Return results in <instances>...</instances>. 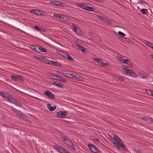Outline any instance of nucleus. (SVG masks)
<instances>
[{
    "instance_id": "nucleus-1",
    "label": "nucleus",
    "mask_w": 153,
    "mask_h": 153,
    "mask_svg": "<svg viewBox=\"0 0 153 153\" xmlns=\"http://www.w3.org/2000/svg\"><path fill=\"white\" fill-rule=\"evenodd\" d=\"M114 138L111 137H110V138L117 148L119 149H120V146L119 145V144L125 151H126L127 149L126 146L123 144L121 139L115 134H114Z\"/></svg>"
},
{
    "instance_id": "nucleus-2",
    "label": "nucleus",
    "mask_w": 153,
    "mask_h": 153,
    "mask_svg": "<svg viewBox=\"0 0 153 153\" xmlns=\"http://www.w3.org/2000/svg\"><path fill=\"white\" fill-rule=\"evenodd\" d=\"M61 139L64 143L70 148L72 149L73 150H76V147L74 146L73 143L71 142L70 138L68 137L64 136L62 137Z\"/></svg>"
},
{
    "instance_id": "nucleus-3",
    "label": "nucleus",
    "mask_w": 153,
    "mask_h": 153,
    "mask_svg": "<svg viewBox=\"0 0 153 153\" xmlns=\"http://www.w3.org/2000/svg\"><path fill=\"white\" fill-rule=\"evenodd\" d=\"M122 68L127 75L134 78L137 77L136 74L133 71L129 70L126 66L123 65L122 66Z\"/></svg>"
},
{
    "instance_id": "nucleus-4",
    "label": "nucleus",
    "mask_w": 153,
    "mask_h": 153,
    "mask_svg": "<svg viewBox=\"0 0 153 153\" xmlns=\"http://www.w3.org/2000/svg\"><path fill=\"white\" fill-rule=\"evenodd\" d=\"M54 148L55 149L58 150L60 153H71L62 147L58 145L54 146Z\"/></svg>"
},
{
    "instance_id": "nucleus-5",
    "label": "nucleus",
    "mask_w": 153,
    "mask_h": 153,
    "mask_svg": "<svg viewBox=\"0 0 153 153\" xmlns=\"http://www.w3.org/2000/svg\"><path fill=\"white\" fill-rule=\"evenodd\" d=\"M117 59L122 63L128 65L129 67H132L131 63L129 61L128 59H124L120 56H117Z\"/></svg>"
},
{
    "instance_id": "nucleus-6",
    "label": "nucleus",
    "mask_w": 153,
    "mask_h": 153,
    "mask_svg": "<svg viewBox=\"0 0 153 153\" xmlns=\"http://www.w3.org/2000/svg\"><path fill=\"white\" fill-rule=\"evenodd\" d=\"M88 146L89 149L94 153H100V151L94 145L90 144H88Z\"/></svg>"
},
{
    "instance_id": "nucleus-7",
    "label": "nucleus",
    "mask_w": 153,
    "mask_h": 153,
    "mask_svg": "<svg viewBox=\"0 0 153 153\" xmlns=\"http://www.w3.org/2000/svg\"><path fill=\"white\" fill-rule=\"evenodd\" d=\"M68 77L69 78H73L75 80H77L79 81H83L84 79L79 76H77L74 75L72 74L69 73Z\"/></svg>"
},
{
    "instance_id": "nucleus-8",
    "label": "nucleus",
    "mask_w": 153,
    "mask_h": 153,
    "mask_svg": "<svg viewBox=\"0 0 153 153\" xmlns=\"http://www.w3.org/2000/svg\"><path fill=\"white\" fill-rule=\"evenodd\" d=\"M93 59L96 61L99 65L102 67H105V66H108V64L107 63H103L102 60L100 59H98L97 58H93Z\"/></svg>"
},
{
    "instance_id": "nucleus-9",
    "label": "nucleus",
    "mask_w": 153,
    "mask_h": 153,
    "mask_svg": "<svg viewBox=\"0 0 153 153\" xmlns=\"http://www.w3.org/2000/svg\"><path fill=\"white\" fill-rule=\"evenodd\" d=\"M100 19L104 23L108 25H111L113 24V22L108 19L101 17H100Z\"/></svg>"
},
{
    "instance_id": "nucleus-10",
    "label": "nucleus",
    "mask_w": 153,
    "mask_h": 153,
    "mask_svg": "<svg viewBox=\"0 0 153 153\" xmlns=\"http://www.w3.org/2000/svg\"><path fill=\"white\" fill-rule=\"evenodd\" d=\"M11 78L13 80L16 81H22L23 79L22 76L18 75H12L11 76Z\"/></svg>"
},
{
    "instance_id": "nucleus-11",
    "label": "nucleus",
    "mask_w": 153,
    "mask_h": 153,
    "mask_svg": "<svg viewBox=\"0 0 153 153\" xmlns=\"http://www.w3.org/2000/svg\"><path fill=\"white\" fill-rule=\"evenodd\" d=\"M50 3L52 4L57 6H64V4L58 1L53 0L50 1Z\"/></svg>"
},
{
    "instance_id": "nucleus-12",
    "label": "nucleus",
    "mask_w": 153,
    "mask_h": 153,
    "mask_svg": "<svg viewBox=\"0 0 153 153\" xmlns=\"http://www.w3.org/2000/svg\"><path fill=\"white\" fill-rule=\"evenodd\" d=\"M67 114L66 112H62V111L58 112L57 113L58 117L60 118L65 117L66 116Z\"/></svg>"
},
{
    "instance_id": "nucleus-13",
    "label": "nucleus",
    "mask_w": 153,
    "mask_h": 153,
    "mask_svg": "<svg viewBox=\"0 0 153 153\" xmlns=\"http://www.w3.org/2000/svg\"><path fill=\"white\" fill-rule=\"evenodd\" d=\"M57 72L67 77H68L69 73L68 72L63 70L57 71Z\"/></svg>"
},
{
    "instance_id": "nucleus-14",
    "label": "nucleus",
    "mask_w": 153,
    "mask_h": 153,
    "mask_svg": "<svg viewBox=\"0 0 153 153\" xmlns=\"http://www.w3.org/2000/svg\"><path fill=\"white\" fill-rule=\"evenodd\" d=\"M30 48L34 51L36 52H39L40 51L39 49V46H36L33 45H31L30 46Z\"/></svg>"
},
{
    "instance_id": "nucleus-15",
    "label": "nucleus",
    "mask_w": 153,
    "mask_h": 153,
    "mask_svg": "<svg viewBox=\"0 0 153 153\" xmlns=\"http://www.w3.org/2000/svg\"><path fill=\"white\" fill-rule=\"evenodd\" d=\"M142 42L146 45L149 47L152 48V50L153 49V44L145 40H143L142 41Z\"/></svg>"
},
{
    "instance_id": "nucleus-16",
    "label": "nucleus",
    "mask_w": 153,
    "mask_h": 153,
    "mask_svg": "<svg viewBox=\"0 0 153 153\" xmlns=\"http://www.w3.org/2000/svg\"><path fill=\"white\" fill-rule=\"evenodd\" d=\"M137 76V77L138 76ZM138 76L140 78H143L146 77V74L145 72L141 71L138 73Z\"/></svg>"
},
{
    "instance_id": "nucleus-17",
    "label": "nucleus",
    "mask_w": 153,
    "mask_h": 153,
    "mask_svg": "<svg viewBox=\"0 0 153 153\" xmlns=\"http://www.w3.org/2000/svg\"><path fill=\"white\" fill-rule=\"evenodd\" d=\"M14 112L18 115L21 118H23L25 117L24 114L21 112L20 111L17 110H15L14 111Z\"/></svg>"
},
{
    "instance_id": "nucleus-18",
    "label": "nucleus",
    "mask_w": 153,
    "mask_h": 153,
    "mask_svg": "<svg viewBox=\"0 0 153 153\" xmlns=\"http://www.w3.org/2000/svg\"><path fill=\"white\" fill-rule=\"evenodd\" d=\"M44 94H45L48 97L50 98L53 99L54 98V96L53 94L51 92L47 91L44 92Z\"/></svg>"
},
{
    "instance_id": "nucleus-19",
    "label": "nucleus",
    "mask_w": 153,
    "mask_h": 153,
    "mask_svg": "<svg viewBox=\"0 0 153 153\" xmlns=\"http://www.w3.org/2000/svg\"><path fill=\"white\" fill-rule=\"evenodd\" d=\"M73 29L76 33L78 35H80L81 32L79 29H78L77 27L76 26H74L73 27Z\"/></svg>"
},
{
    "instance_id": "nucleus-20",
    "label": "nucleus",
    "mask_w": 153,
    "mask_h": 153,
    "mask_svg": "<svg viewBox=\"0 0 153 153\" xmlns=\"http://www.w3.org/2000/svg\"><path fill=\"white\" fill-rule=\"evenodd\" d=\"M114 78L115 80L120 82H123L124 80V79L121 76H114Z\"/></svg>"
},
{
    "instance_id": "nucleus-21",
    "label": "nucleus",
    "mask_w": 153,
    "mask_h": 153,
    "mask_svg": "<svg viewBox=\"0 0 153 153\" xmlns=\"http://www.w3.org/2000/svg\"><path fill=\"white\" fill-rule=\"evenodd\" d=\"M7 99L12 103H14L16 100L14 98H13L11 95L9 96Z\"/></svg>"
},
{
    "instance_id": "nucleus-22",
    "label": "nucleus",
    "mask_w": 153,
    "mask_h": 153,
    "mask_svg": "<svg viewBox=\"0 0 153 153\" xmlns=\"http://www.w3.org/2000/svg\"><path fill=\"white\" fill-rule=\"evenodd\" d=\"M0 94V95L6 99L7 98V99H8V97L9 96L7 93L3 92H1Z\"/></svg>"
},
{
    "instance_id": "nucleus-23",
    "label": "nucleus",
    "mask_w": 153,
    "mask_h": 153,
    "mask_svg": "<svg viewBox=\"0 0 153 153\" xmlns=\"http://www.w3.org/2000/svg\"><path fill=\"white\" fill-rule=\"evenodd\" d=\"M35 28L37 30L40 31V32H44L45 31V29L43 27H38L37 26H35Z\"/></svg>"
},
{
    "instance_id": "nucleus-24",
    "label": "nucleus",
    "mask_w": 153,
    "mask_h": 153,
    "mask_svg": "<svg viewBox=\"0 0 153 153\" xmlns=\"http://www.w3.org/2000/svg\"><path fill=\"white\" fill-rule=\"evenodd\" d=\"M31 13L36 14V15H38L39 12H40L39 10H30Z\"/></svg>"
},
{
    "instance_id": "nucleus-25",
    "label": "nucleus",
    "mask_w": 153,
    "mask_h": 153,
    "mask_svg": "<svg viewBox=\"0 0 153 153\" xmlns=\"http://www.w3.org/2000/svg\"><path fill=\"white\" fill-rule=\"evenodd\" d=\"M53 16L57 18H59L62 19H63L64 16L63 15H59L57 14H54L53 15Z\"/></svg>"
},
{
    "instance_id": "nucleus-26",
    "label": "nucleus",
    "mask_w": 153,
    "mask_h": 153,
    "mask_svg": "<svg viewBox=\"0 0 153 153\" xmlns=\"http://www.w3.org/2000/svg\"><path fill=\"white\" fill-rule=\"evenodd\" d=\"M53 84L55 85H56L57 86H58L60 88H63V86L62 84L59 83H56V82H54L53 83Z\"/></svg>"
},
{
    "instance_id": "nucleus-27",
    "label": "nucleus",
    "mask_w": 153,
    "mask_h": 153,
    "mask_svg": "<svg viewBox=\"0 0 153 153\" xmlns=\"http://www.w3.org/2000/svg\"><path fill=\"white\" fill-rule=\"evenodd\" d=\"M78 48L80 50H81L83 52H85L86 51V50L85 49V48L81 45H79Z\"/></svg>"
},
{
    "instance_id": "nucleus-28",
    "label": "nucleus",
    "mask_w": 153,
    "mask_h": 153,
    "mask_svg": "<svg viewBox=\"0 0 153 153\" xmlns=\"http://www.w3.org/2000/svg\"><path fill=\"white\" fill-rule=\"evenodd\" d=\"M85 10L88 11H92L94 10V8L91 7H89L88 6H86V7Z\"/></svg>"
},
{
    "instance_id": "nucleus-29",
    "label": "nucleus",
    "mask_w": 153,
    "mask_h": 153,
    "mask_svg": "<svg viewBox=\"0 0 153 153\" xmlns=\"http://www.w3.org/2000/svg\"><path fill=\"white\" fill-rule=\"evenodd\" d=\"M58 81H59L60 82H62L65 83L67 82V81L66 80L64 79L62 77H60V76L59 78V79Z\"/></svg>"
},
{
    "instance_id": "nucleus-30",
    "label": "nucleus",
    "mask_w": 153,
    "mask_h": 153,
    "mask_svg": "<svg viewBox=\"0 0 153 153\" xmlns=\"http://www.w3.org/2000/svg\"><path fill=\"white\" fill-rule=\"evenodd\" d=\"M77 6L80 7H81L84 9H85L87 5H85L84 4H77Z\"/></svg>"
},
{
    "instance_id": "nucleus-31",
    "label": "nucleus",
    "mask_w": 153,
    "mask_h": 153,
    "mask_svg": "<svg viewBox=\"0 0 153 153\" xmlns=\"http://www.w3.org/2000/svg\"><path fill=\"white\" fill-rule=\"evenodd\" d=\"M141 12L143 14H145L148 12V10L147 9L143 8L141 10Z\"/></svg>"
},
{
    "instance_id": "nucleus-32",
    "label": "nucleus",
    "mask_w": 153,
    "mask_h": 153,
    "mask_svg": "<svg viewBox=\"0 0 153 153\" xmlns=\"http://www.w3.org/2000/svg\"><path fill=\"white\" fill-rule=\"evenodd\" d=\"M13 104L18 106L21 107L22 106V104L16 100Z\"/></svg>"
},
{
    "instance_id": "nucleus-33",
    "label": "nucleus",
    "mask_w": 153,
    "mask_h": 153,
    "mask_svg": "<svg viewBox=\"0 0 153 153\" xmlns=\"http://www.w3.org/2000/svg\"><path fill=\"white\" fill-rule=\"evenodd\" d=\"M39 50H40V51H39V52H40V51H41L43 52H46V51L45 49L43 48L42 47H41L40 46Z\"/></svg>"
},
{
    "instance_id": "nucleus-34",
    "label": "nucleus",
    "mask_w": 153,
    "mask_h": 153,
    "mask_svg": "<svg viewBox=\"0 0 153 153\" xmlns=\"http://www.w3.org/2000/svg\"><path fill=\"white\" fill-rule=\"evenodd\" d=\"M146 91L147 94L151 96L152 93V90H146Z\"/></svg>"
},
{
    "instance_id": "nucleus-35",
    "label": "nucleus",
    "mask_w": 153,
    "mask_h": 153,
    "mask_svg": "<svg viewBox=\"0 0 153 153\" xmlns=\"http://www.w3.org/2000/svg\"><path fill=\"white\" fill-rule=\"evenodd\" d=\"M61 53V55L65 58H67L68 55L67 53L64 52H62Z\"/></svg>"
},
{
    "instance_id": "nucleus-36",
    "label": "nucleus",
    "mask_w": 153,
    "mask_h": 153,
    "mask_svg": "<svg viewBox=\"0 0 153 153\" xmlns=\"http://www.w3.org/2000/svg\"><path fill=\"white\" fill-rule=\"evenodd\" d=\"M53 77L52 78L53 79L56 80H58L59 76H58L57 75H55L52 76Z\"/></svg>"
},
{
    "instance_id": "nucleus-37",
    "label": "nucleus",
    "mask_w": 153,
    "mask_h": 153,
    "mask_svg": "<svg viewBox=\"0 0 153 153\" xmlns=\"http://www.w3.org/2000/svg\"><path fill=\"white\" fill-rule=\"evenodd\" d=\"M118 34L121 36H126V34L125 33L120 31L118 32Z\"/></svg>"
},
{
    "instance_id": "nucleus-38",
    "label": "nucleus",
    "mask_w": 153,
    "mask_h": 153,
    "mask_svg": "<svg viewBox=\"0 0 153 153\" xmlns=\"http://www.w3.org/2000/svg\"><path fill=\"white\" fill-rule=\"evenodd\" d=\"M92 141L95 143H99V140L96 137H95L92 139Z\"/></svg>"
},
{
    "instance_id": "nucleus-39",
    "label": "nucleus",
    "mask_w": 153,
    "mask_h": 153,
    "mask_svg": "<svg viewBox=\"0 0 153 153\" xmlns=\"http://www.w3.org/2000/svg\"><path fill=\"white\" fill-rule=\"evenodd\" d=\"M67 58L68 59L71 61H74V59L70 55H68V56L67 57Z\"/></svg>"
},
{
    "instance_id": "nucleus-40",
    "label": "nucleus",
    "mask_w": 153,
    "mask_h": 153,
    "mask_svg": "<svg viewBox=\"0 0 153 153\" xmlns=\"http://www.w3.org/2000/svg\"><path fill=\"white\" fill-rule=\"evenodd\" d=\"M50 63H49V64L50 65L53 64V65H56V64H57L56 62L55 61H53L51 60V61H50Z\"/></svg>"
},
{
    "instance_id": "nucleus-41",
    "label": "nucleus",
    "mask_w": 153,
    "mask_h": 153,
    "mask_svg": "<svg viewBox=\"0 0 153 153\" xmlns=\"http://www.w3.org/2000/svg\"><path fill=\"white\" fill-rule=\"evenodd\" d=\"M56 108V106H52L51 109L50 111H52L54 110Z\"/></svg>"
},
{
    "instance_id": "nucleus-42",
    "label": "nucleus",
    "mask_w": 153,
    "mask_h": 153,
    "mask_svg": "<svg viewBox=\"0 0 153 153\" xmlns=\"http://www.w3.org/2000/svg\"><path fill=\"white\" fill-rule=\"evenodd\" d=\"M47 107H48V109L50 110L51 108V107H52L51 105V104H47Z\"/></svg>"
},
{
    "instance_id": "nucleus-43",
    "label": "nucleus",
    "mask_w": 153,
    "mask_h": 153,
    "mask_svg": "<svg viewBox=\"0 0 153 153\" xmlns=\"http://www.w3.org/2000/svg\"><path fill=\"white\" fill-rule=\"evenodd\" d=\"M50 61H51L50 60H49L48 59H45V62L46 63L49 64V63H50Z\"/></svg>"
},
{
    "instance_id": "nucleus-44",
    "label": "nucleus",
    "mask_w": 153,
    "mask_h": 153,
    "mask_svg": "<svg viewBox=\"0 0 153 153\" xmlns=\"http://www.w3.org/2000/svg\"><path fill=\"white\" fill-rule=\"evenodd\" d=\"M143 3H144L145 4H148L147 2L146 1H144V0H142L141 1V4H142Z\"/></svg>"
},
{
    "instance_id": "nucleus-45",
    "label": "nucleus",
    "mask_w": 153,
    "mask_h": 153,
    "mask_svg": "<svg viewBox=\"0 0 153 153\" xmlns=\"http://www.w3.org/2000/svg\"><path fill=\"white\" fill-rule=\"evenodd\" d=\"M149 118H147V117H145L144 118H143V119L145 120L148 121L149 120Z\"/></svg>"
},
{
    "instance_id": "nucleus-46",
    "label": "nucleus",
    "mask_w": 153,
    "mask_h": 153,
    "mask_svg": "<svg viewBox=\"0 0 153 153\" xmlns=\"http://www.w3.org/2000/svg\"><path fill=\"white\" fill-rule=\"evenodd\" d=\"M39 11H40V12H39L38 15H42V13H43V12L42 11H41L40 10H39Z\"/></svg>"
},
{
    "instance_id": "nucleus-47",
    "label": "nucleus",
    "mask_w": 153,
    "mask_h": 153,
    "mask_svg": "<svg viewBox=\"0 0 153 153\" xmlns=\"http://www.w3.org/2000/svg\"><path fill=\"white\" fill-rule=\"evenodd\" d=\"M150 56L153 59V54H151Z\"/></svg>"
},
{
    "instance_id": "nucleus-48",
    "label": "nucleus",
    "mask_w": 153,
    "mask_h": 153,
    "mask_svg": "<svg viewBox=\"0 0 153 153\" xmlns=\"http://www.w3.org/2000/svg\"><path fill=\"white\" fill-rule=\"evenodd\" d=\"M94 1H100L101 0H94Z\"/></svg>"
},
{
    "instance_id": "nucleus-49",
    "label": "nucleus",
    "mask_w": 153,
    "mask_h": 153,
    "mask_svg": "<svg viewBox=\"0 0 153 153\" xmlns=\"http://www.w3.org/2000/svg\"><path fill=\"white\" fill-rule=\"evenodd\" d=\"M33 57H34V58L35 59H37V58H38L36 56H33Z\"/></svg>"
},
{
    "instance_id": "nucleus-50",
    "label": "nucleus",
    "mask_w": 153,
    "mask_h": 153,
    "mask_svg": "<svg viewBox=\"0 0 153 153\" xmlns=\"http://www.w3.org/2000/svg\"><path fill=\"white\" fill-rule=\"evenodd\" d=\"M151 96H153V91H152V94Z\"/></svg>"
}]
</instances>
